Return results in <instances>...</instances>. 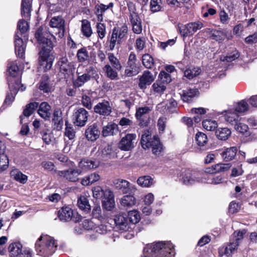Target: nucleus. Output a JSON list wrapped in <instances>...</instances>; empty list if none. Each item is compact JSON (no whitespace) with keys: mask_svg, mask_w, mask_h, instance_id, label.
<instances>
[{"mask_svg":"<svg viewBox=\"0 0 257 257\" xmlns=\"http://www.w3.org/2000/svg\"><path fill=\"white\" fill-rule=\"evenodd\" d=\"M50 36V34L43 32L41 28H39L35 33V37L41 48L39 52V63L45 71L51 68L54 60L53 56L50 55L53 47Z\"/></svg>","mask_w":257,"mask_h":257,"instance_id":"obj_1","label":"nucleus"},{"mask_svg":"<svg viewBox=\"0 0 257 257\" xmlns=\"http://www.w3.org/2000/svg\"><path fill=\"white\" fill-rule=\"evenodd\" d=\"M174 245L170 241H158L147 244L143 257H174Z\"/></svg>","mask_w":257,"mask_h":257,"instance_id":"obj_2","label":"nucleus"},{"mask_svg":"<svg viewBox=\"0 0 257 257\" xmlns=\"http://www.w3.org/2000/svg\"><path fill=\"white\" fill-rule=\"evenodd\" d=\"M57 247V242L54 237L47 234H42L35 243L37 254L44 257L52 255Z\"/></svg>","mask_w":257,"mask_h":257,"instance_id":"obj_3","label":"nucleus"},{"mask_svg":"<svg viewBox=\"0 0 257 257\" xmlns=\"http://www.w3.org/2000/svg\"><path fill=\"white\" fill-rule=\"evenodd\" d=\"M18 28L20 32L15 35V50L16 54L20 58H23L25 54L26 44L21 38L22 34L26 32L29 26L28 22L24 20H21L18 22Z\"/></svg>","mask_w":257,"mask_h":257,"instance_id":"obj_4","label":"nucleus"},{"mask_svg":"<svg viewBox=\"0 0 257 257\" xmlns=\"http://www.w3.org/2000/svg\"><path fill=\"white\" fill-rule=\"evenodd\" d=\"M141 144L144 149L152 148L153 153L156 155H159L163 150L162 145L158 137L154 136L152 139L151 133L148 131H145L142 135Z\"/></svg>","mask_w":257,"mask_h":257,"instance_id":"obj_5","label":"nucleus"},{"mask_svg":"<svg viewBox=\"0 0 257 257\" xmlns=\"http://www.w3.org/2000/svg\"><path fill=\"white\" fill-rule=\"evenodd\" d=\"M17 61L9 62L8 64V74L7 81L9 87L16 85V81L18 80L19 86H21V90L24 91L25 87H23V85L21 84V80L18 77L19 74V68L18 66Z\"/></svg>","mask_w":257,"mask_h":257,"instance_id":"obj_6","label":"nucleus"},{"mask_svg":"<svg viewBox=\"0 0 257 257\" xmlns=\"http://www.w3.org/2000/svg\"><path fill=\"white\" fill-rule=\"evenodd\" d=\"M182 180L186 185H192L196 183H203V174L193 171L187 170L182 174Z\"/></svg>","mask_w":257,"mask_h":257,"instance_id":"obj_7","label":"nucleus"},{"mask_svg":"<svg viewBox=\"0 0 257 257\" xmlns=\"http://www.w3.org/2000/svg\"><path fill=\"white\" fill-rule=\"evenodd\" d=\"M58 216L60 220L64 221L72 220L75 222L81 219V216L76 212L73 211L69 207H62L58 211Z\"/></svg>","mask_w":257,"mask_h":257,"instance_id":"obj_8","label":"nucleus"},{"mask_svg":"<svg viewBox=\"0 0 257 257\" xmlns=\"http://www.w3.org/2000/svg\"><path fill=\"white\" fill-rule=\"evenodd\" d=\"M136 134H127L122 137L119 141L118 147L122 151H129L134 147L135 141L136 140Z\"/></svg>","mask_w":257,"mask_h":257,"instance_id":"obj_9","label":"nucleus"},{"mask_svg":"<svg viewBox=\"0 0 257 257\" xmlns=\"http://www.w3.org/2000/svg\"><path fill=\"white\" fill-rule=\"evenodd\" d=\"M88 112L83 108H80L75 110L73 114L74 123L78 126H83L85 125L88 117Z\"/></svg>","mask_w":257,"mask_h":257,"instance_id":"obj_10","label":"nucleus"},{"mask_svg":"<svg viewBox=\"0 0 257 257\" xmlns=\"http://www.w3.org/2000/svg\"><path fill=\"white\" fill-rule=\"evenodd\" d=\"M57 174L69 181L76 182L79 179L78 176L81 174V171L79 169L69 168L63 171H58Z\"/></svg>","mask_w":257,"mask_h":257,"instance_id":"obj_11","label":"nucleus"},{"mask_svg":"<svg viewBox=\"0 0 257 257\" xmlns=\"http://www.w3.org/2000/svg\"><path fill=\"white\" fill-rule=\"evenodd\" d=\"M116 227L120 230L126 231L130 228V222L127 216L124 213H119L115 216L114 218Z\"/></svg>","mask_w":257,"mask_h":257,"instance_id":"obj_12","label":"nucleus"},{"mask_svg":"<svg viewBox=\"0 0 257 257\" xmlns=\"http://www.w3.org/2000/svg\"><path fill=\"white\" fill-rule=\"evenodd\" d=\"M239 244L230 239L229 243L225 246H222L219 248L218 253L220 257L223 255L226 256H231L237 250Z\"/></svg>","mask_w":257,"mask_h":257,"instance_id":"obj_13","label":"nucleus"},{"mask_svg":"<svg viewBox=\"0 0 257 257\" xmlns=\"http://www.w3.org/2000/svg\"><path fill=\"white\" fill-rule=\"evenodd\" d=\"M94 111L101 115L107 116L110 114L112 108L108 101L103 100L94 106Z\"/></svg>","mask_w":257,"mask_h":257,"instance_id":"obj_14","label":"nucleus"},{"mask_svg":"<svg viewBox=\"0 0 257 257\" xmlns=\"http://www.w3.org/2000/svg\"><path fill=\"white\" fill-rule=\"evenodd\" d=\"M99 166L98 162L88 159H82L78 163L79 170L82 172H87L91 169L96 168Z\"/></svg>","mask_w":257,"mask_h":257,"instance_id":"obj_15","label":"nucleus"},{"mask_svg":"<svg viewBox=\"0 0 257 257\" xmlns=\"http://www.w3.org/2000/svg\"><path fill=\"white\" fill-rule=\"evenodd\" d=\"M151 109L148 106L141 107L137 109L135 116L138 120H140L139 124L141 126H146L148 124L147 115L151 111Z\"/></svg>","mask_w":257,"mask_h":257,"instance_id":"obj_16","label":"nucleus"},{"mask_svg":"<svg viewBox=\"0 0 257 257\" xmlns=\"http://www.w3.org/2000/svg\"><path fill=\"white\" fill-rule=\"evenodd\" d=\"M58 65L59 67L60 72L63 73L65 78L67 75L68 76L72 72V65L68 62L66 57L61 58L58 62Z\"/></svg>","mask_w":257,"mask_h":257,"instance_id":"obj_17","label":"nucleus"},{"mask_svg":"<svg viewBox=\"0 0 257 257\" xmlns=\"http://www.w3.org/2000/svg\"><path fill=\"white\" fill-rule=\"evenodd\" d=\"M154 77L153 74L149 71H145L140 77L139 87L140 89H146L147 86L150 85L154 81Z\"/></svg>","mask_w":257,"mask_h":257,"instance_id":"obj_18","label":"nucleus"},{"mask_svg":"<svg viewBox=\"0 0 257 257\" xmlns=\"http://www.w3.org/2000/svg\"><path fill=\"white\" fill-rule=\"evenodd\" d=\"M85 136L88 141H94L96 140L100 135L97 125L96 123L92 124L88 126L85 131Z\"/></svg>","mask_w":257,"mask_h":257,"instance_id":"obj_19","label":"nucleus"},{"mask_svg":"<svg viewBox=\"0 0 257 257\" xmlns=\"http://www.w3.org/2000/svg\"><path fill=\"white\" fill-rule=\"evenodd\" d=\"M16 85H14L12 87H9L10 92H9L6 96V99L4 101L5 105H10L14 101L15 96L18 93V90L21 88V86H19V81H16Z\"/></svg>","mask_w":257,"mask_h":257,"instance_id":"obj_20","label":"nucleus"},{"mask_svg":"<svg viewBox=\"0 0 257 257\" xmlns=\"http://www.w3.org/2000/svg\"><path fill=\"white\" fill-rule=\"evenodd\" d=\"M114 6L113 3H110L105 5L103 4H97L95 6V14L96 16L97 21L102 22L103 19V13L108 9L112 8Z\"/></svg>","mask_w":257,"mask_h":257,"instance_id":"obj_21","label":"nucleus"},{"mask_svg":"<svg viewBox=\"0 0 257 257\" xmlns=\"http://www.w3.org/2000/svg\"><path fill=\"white\" fill-rule=\"evenodd\" d=\"M50 105L46 102H42L38 110L39 115L45 120L50 119L51 115Z\"/></svg>","mask_w":257,"mask_h":257,"instance_id":"obj_22","label":"nucleus"},{"mask_svg":"<svg viewBox=\"0 0 257 257\" xmlns=\"http://www.w3.org/2000/svg\"><path fill=\"white\" fill-rule=\"evenodd\" d=\"M198 94L199 91L196 88H187L183 90L181 94V98L184 101L189 102L195 97L197 96Z\"/></svg>","mask_w":257,"mask_h":257,"instance_id":"obj_23","label":"nucleus"},{"mask_svg":"<svg viewBox=\"0 0 257 257\" xmlns=\"http://www.w3.org/2000/svg\"><path fill=\"white\" fill-rule=\"evenodd\" d=\"M203 180L205 181H203V183L214 185L219 184L224 182L222 175H208L207 173H203Z\"/></svg>","mask_w":257,"mask_h":257,"instance_id":"obj_24","label":"nucleus"},{"mask_svg":"<svg viewBox=\"0 0 257 257\" xmlns=\"http://www.w3.org/2000/svg\"><path fill=\"white\" fill-rule=\"evenodd\" d=\"M129 19L133 32L136 34H140L142 32V24L139 15L132 16L129 17Z\"/></svg>","mask_w":257,"mask_h":257,"instance_id":"obj_25","label":"nucleus"},{"mask_svg":"<svg viewBox=\"0 0 257 257\" xmlns=\"http://www.w3.org/2000/svg\"><path fill=\"white\" fill-rule=\"evenodd\" d=\"M195 142L200 150H205L207 148L208 138L204 133L198 132L195 135Z\"/></svg>","mask_w":257,"mask_h":257,"instance_id":"obj_26","label":"nucleus"},{"mask_svg":"<svg viewBox=\"0 0 257 257\" xmlns=\"http://www.w3.org/2000/svg\"><path fill=\"white\" fill-rule=\"evenodd\" d=\"M113 185L116 189L120 190L123 194H126L131 190L130 183L125 180L115 179L113 181Z\"/></svg>","mask_w":257,"mask_h":257,"instance_id":"obj_27","label":"nucleus"},{"mask_svg":"<svg viewBox=\"0 0 257 257\" xmlns=\"http://www.w3.org/2000/svg\"><path fill=\"white\" fill-rule=\"evenodd\" d=\"M225 112V119L231 124L234 125L240 120V117L234 109L230 108Z\"/></svg>","mask_w":257,"mask_h":257,"instance_id":"obj_28","label":"nucleus"},{"mask_svg":"<svg viewBox=\"0 0 257 257\" xmlns=\"http://www.w3.org/2000/svg\"><path fill=\"white\" fill-rule=\"evenodd\" d=\"M104 75L111 80H116L118 79V75L116 70L112 67L109 64H106L102 68Z\"/></svg>","mask_w":257,"mask_h":257,"instance_id":"obj_29","label":"nucleus"},{"mask_svg":"<svg viewBox=\"0 0 257 257\" xmlns=\"http://www.w3.org/2000/svg\"><path fill=\"white\" fill-rule=\"evenodd\" d=\"M237 149L236 147L226 148L221 154V157L224 161L228 162L232 160L236 156Z\"/></svg>","mask_w":257,"mask_h":257,"instance_id":"obj_30","label":"nucleus"},{"mask_svg":"<svg viewBox=\"0 0 257 257\" xmlns=\"http://www.w3.org/2000/svg\"><path fill=\"white\" fill-rule=\"evenodd\" d=\"M100 178V177L98 173H92L83 177L81 179V183L83 186H88L98 181Z\"/></svg>","mask_w":257,"mask_h":257,"instance_id":"obj_31","label":"nucleus"},{"mask_svg":"<svg viewBox=\"0 0 257 257\" xmlns=\"http://www.w3.org/2000/svg\"><path fill=\"white\" fill-rule=\"evenodd\" d=\"M50 26L52 28L58 29L64 31L65 28V20L61 16L53 17L50 22Z\"/></svg>","mask_w":257,"mask_h":257,"instance_id":"obj_32","label":"nucleus"},{"mask_svg":"<svg viewBox=\"0 0 257 257\" xmlns=\"http://www.w3.org/2000/svg\"><path fill=\"white\" fill-rule=\"evenodd\" d=\"M118 132V126L115 123L110 122L103 127L102 134L104 137L113 136Z\"/></svg>","mask_w":257,"mask_h":257,"instance_id":"obj_33","label":"nucleus"},{"mask_svg":"<svg viewBox=\"0 0 257 257\" xmlns=\"http://www.w3.org/2000/svg\"><path fill=\"white\" fill-rule=\"evenodd\" d=\"M136 198L133 195H126L123 196L120 200L121 206L125 208L133 207L136 204Z\"/></svg>","mask_w":257,"mask_h":257,"instance_id":"obj_34","label":"nucleus"},{"mask_svg":"<svg viewBox=\"0 0 257 257\" xmlns=\"http://www.w3.org/2000/svg\"><path fill=\"white\" fill-rule=\"evenodd\" d=\"M23 249L22 244L19 242H14L10 244L9 250L11 257H18Z\"/></svg>","mask_w":257,"mask_h":257,"instance_id":"obj_35","label":"nucleus"},{"mask_svg":"<svg viewBox=\"0 0 257 257\" xmlns=\"http://www.w3.org/2000/svg\"><path fill=\"white\" fill-rule=\"evenodd\" d=\"M112 32L115 33V35L118 37L117 44H120L121 40L127 34L128 28L125 24H123L120 27H114L112 30Z\"/></svg>","mask_w":257,"mask_h":257,"instance_id":"obj_36","label":"nucleus"},{"mask_svg":"<svg viewBox=\"0 0 257 257\" xmlns=\"http://www.w3.org/2000/svg\"><path fill=\"white\" fill-rule=\"evenodd\" d=\"M10 175L14 180L22 184H25L28 180V177L19 170L15 169L11 171Z\"/></svg>","mask_w":257,"mask_h":257,"instance_id":"obj_37","label":"nucleus"},{"mask_svg":"<svg viewBox=\"0 0 257 257\" xmlns=\"http://www.w3.org/2000/svg\"><path fill=\"white\" fill-rule=\"evenodd\" d=\"M231 165L230 164H217L212 166L211 169H206L205 173L213 174L221 171H224L229 169Z\"/></svg>","mask_w":257,"mask_h":257,"instance_id":"obj_38","label":"nucleus"},{"mask_svg":"<svg viewBox=\"0 0 257 257\" xmlns=\"http://www.w3.org/2000/svg\"><path fill=\"white\" fill-rule=\"evenodd\" d=\"M98 153L104 159L109 158L112 153L111 146L107 144L101 145L99 148Z\"/></svg>","mask_w":257,"mask_h":257,"instance_id":"obj_39","label":"nucleus"},{"mask_svg":"<svg viewBox=\"0 0 257 257\" xmlns=\"http://www.w3.org/2000/svg\"><path fill=\"white\" fill-rule=\"evenodd\" d=\"M31 0H22L21 4V13L23 17L29 18L31 11Z\"/></svg>","mask_w":257,"mask_h":257,"instance_id":"obj_40","label":"nucleus"},{"mask_svg":"<svg viewBox=\"0 0 257 257\" xmlns=\"http://www.w3.org/2000/svg\"><path fill=\"white\" fill-rule=\"evenodd\" d=\"M81 31L83 35L86 38H89L91 36L92 30L89 21L85 19L81 21Z\"/></svg>","mask_w":257,"mask_h":257,"instance_id":"obj_41","label":"nucleus"},{"mask_svg":"<svg viewBox=\"0 0 257 257\" xmlns=\"http://www.w3.org/2000/svg\"><path fill=\"white\" fill-rule=\"evenodd\" d=\"M231 131L227 127H219L216 131V137L220 140L225 141L231 135Z\"/></svg>","mask_w":257,"mask_h":257,"instance_id":"obj_42","label":"nucleus"},{"mask_svg":"<svg viewBox=\"0 0 257 257\" xmlns=\"http://www.w3.org/2000/svg\"><path fill=\"white\" fill-rule=\"evenodd\" d=\"M137 183L143 187H150L155 183V181L151 176H144L138 179Z\"/></svg>","mask_w":257,"mask_h":257,"instance_id":"obj_43","label":"nucleus"},{"mask_svg":"<svg viewBox=\"0 0 257 257\" xmlns=\"http://www.w3.org/2000/svg\"><path fill=\"white\" fill-rule=\"evenodd\" d=\"M77 204L79 208L85 212H89L90 210V205L89 204L88 199L85 196L81 195L80 196L77 201Z\"/></svg>","mask_w":257,"mask_h":257,"instance_id":"obj_44","label":"nucleus"},{"mask_svg":"<svg viewBox=\"0 0 257 257\" xmlns=\"http://www.w3.org/2000/svg\"><path fill=\"white\" fill-rule=\"evenodd\" d=\"M108 59L110 62L109 65L112 67L118 70V71H120L121 70L122 66L119 60L113 53H109L108 54Z\"/></svg>","mask_w":257,"mask_h":257,"instance_id":"obj_45","label":"nucleus"},{"mask_svg":"<svg viewBox=\"0 0 257 257\" xmlns=\"http://www.w3.org/2000/svg\"><path fill=\"white\" fill-rule=\"evenodd\" d=\"M39 106V103L36 102H31L26 106L23 111L24 116L29 117Z\"/></svg>","mask_w":257,"mask_h":257,"instance_id":"obj_46","label":"nucleus"},{"mask_svg":"<svg viewBox=\"0 0 257 257\" xmlns=\"http://www.w3.org/2000/svg\"><path fill=\"white\" fill-rule=\"evenodd\" d=\"M128 66L125 70L124 73L127 76H132L139 73V67L136 63H127Z\"/></svg>","mask_w":257,"mask_h":257,"instance_id":"obj_47","label":"nucleus"},{"mask_svg":"<svg viewBox=\"0 0 257 257\" xmlns=\"http://www.w3.org/2000/svg\"><path fill=\"white\" fill-rule=\"evenodd\" d=\"M130 224L131 223L136 224L139 222L141 217L139 211L137 210H133L128 212L127 216Z\"/></svg>","mask_w":257,"mask_h":257,"instance_id":"obj_48","label":"nucleus"},{"mask_svg":"<svg viewBox=\"0 0 257 257\" xmlns=\"http://www.w3.org/2000/svg\"><path fill=\"white\" fill-rule=\"evenodd\" d=\"M232 108L238 114L247 111L248 108V105L245 100H242L237 103Z\"/></svg>","mask_w":257,"mask_h":257,"instance_id":"obj_49","label":"nucleus"},{"mask_svg":"<svg viewBox=\"0 0 257 257\" xmlns=\"http://www.w3.org/2000/svg\"><path fill=\"white\" fill-rule=\"evenodd\" d=\"M240 54L238 51L234 50L231 53H228L226 56H221L220 59L222 61L230 62L238 58Z\"/></svg>","mask_w":257,"mask_h":257,"instance_id":"obj_50","label":"nucleus"},{"mask_svg":"<svg viewBox=\"0 0 257 257\" xmlns=\"http://www.w3.org/2000/svg\"><path fill=\"white\" fill-rule=\"evenodd\" d=\"M201 72V69L198 67H194L192 69H187L184 71V76L189 79H192L198 76Z\"/></svg>","mask_w":257,"mask_h":257,"instance_id":"obj_51","label":"nucleus"},{"mask_svg":"<svg viewBox=\"0 0 257 257\" xmlns=\"http://www.w3.org/2000/svg\"><path fill=\"white\" fill-rule=\"evenodd\" d=\"M65 136L67 137L69 140H73L75 137V131L72 125L69 123L68 121H65Z\"/></svg>","mask_w":257,"mask_h":257,"instance_id":"obj_52","label":"nucleus"},{"mask_svg":"<svg viewBox=\"0 0 257 257\" xmlns=\"http://www.w3.org/2000/svg\"><path fill=\"white\" fill-rule=\"evenodd\" d=\"M142 62L144 66L148 69L152 68L154 64L153 57L149 54H145L143 55Z\"/></svg>","mask_w":257,"mask_h":257,"instance_id":"obj_53","label":"nucleus"},{"mask_svg":"<svg viewBox=\"0 0 257 257\" xmlns=\"http://www.w3.org/2000/svg\"><path fill=\"white\" fill-rule=\"evenodd\" d=\"M152 88L155 93L162 94L166 89V86L162 81H156L153 85Z\"/></svg>","mask_w":257,"mask_h":257,"instance_id":"obj_54","label":"nucleus"},{"mask_svg":"<svg viewBox=\"0 0 257 257\" xmlns=\"http://www.w3.org/2000/svg\"><path fill=\"white\" fill-rule=\"evenodd\" d=\"M90 80L86 74L83 73L80 75H78V77L74 81L73 85L75 87H80Z\"/></svg>","mask_w":257,"mask_h":257,"instance_id":"obj_55","label":"nucleus"},{"mask_svg":"<svg viewBox=\"0 0 257 257\" xmlns=\"http://www.w3.org/2000/svg\"><path fill=\"white\" fill-rule=\"evenodd\" d=\"M202 126L207 131H212L217 127V123L215 120L206 119L203 121Z\"/></svg>","mask_w":257,"mask_h":257,"instance_id":"obj_56","label":"nucleus"},{"mask_svg":"<svg viewBox=\"0 0 257 257\" xmlns=\"http://www.w3.org/2000/svg\"><path fill=\"white\" fill-rule=\"evenodd\" d=\"M246 231L244 229L241 230H237L233 233L231 240L234 241L238 244L240 243L243 238V235L245 234Z\"/></svg>","mask_w":257,"mask_h":257,"instance_id":"obj_57","label":"nucleus"},{"mask_svg":"<svg viewBox=\"0 0 257 257\" xmlns=\"http://www.w3.org/2000/svg\"><path fill=\"white\" fill-rule=\"evenodd\" d=\"M77 57L78 61L80 62L86 61L89 58V55L86 48H82L79 49L77 53Z\"/></svg>","mask_w":257,"mask_h":257,"instance_id":"obj_58","label":"nucleus"},{"mask_svg":"<svg viewBox=\"0 0 257 257\" xmlns=\"http://www.w3.org/2000/svg\"><path fill=\"white\" fill-rule=\"evenodd\" d=\"M161 0H151L150 10L153 13H156L161 11Z\"/></svg>","mask_w":257,"mask_h":257,"instance_id":"obj_59","label":"nucleus"},{"mask_svg":"<svg viewBox=\"0 0 257 257\" xmlns=\"http://www.w3.org/2000/svg\"><path fill=\"white\" fill-rule=\"evenodd\" d=\"M189 28L191 35H192L198 30L201 29L203 27V24L202 22L197 21L193 23H190L187 24Z\"/></svg>","mask_w":257,"mask_h":257,"instance_id":"obj_60","label":"nucleus"},{"mask_svg":"<svg viewBox=\"0 0 257 257\" xmlns=\"http://www.w3.org/2000/svg\"><path fill=\"white\" fill-rule=\"evenodd\" d=\"M117 40L118 37L115 35V33L112 32L111 36L110 39H108L106 43L109 50L112 51L114 50L116 43H117Z\"/></svg>","mask_w":257,"mask_h":257,"instance_id":"obj_61","label":"nucleus"},{"mask_svg":"<svg viewBox=\"0 0 257 257\" xmlns=\"http://www.w3.org/2000/svg\"><path fill=\"white\" fill-rule=\"evenodd\" d=\"M225 37V34L222 31H214L211 35L212 39L219 42L223 41Z\"/></svg>","mask_w":257,"mask_h":257,"instance_id":"obj_62","label":"nucleus"},{"mask_svg":"<svg viewBox=\"0 0 257 257\" xmlns=\"http://www.w3.org/2000/svg\"><path fill=\"white\" fill-rule=\"evenodd\" d=\"M104 189L100 186H97L92 189L93 196L96 199H101L104 196Z\"/></svg>","mask_w":257,"mask_h":257,"instance_id":"obj_63","label":"nucleus"},{"mask_svg":"<svg viewBox=\"0 0 257 257\" xmlns=\"http://www.w3.org/2000/svg\"><path fill=\"white\" fill-rule=\"evenodd\" d=\"M234 125L235 130L241 134H244L246 133L248 130L247 125L244 123L240 122L239 121L236 123L234 124Z\"/></svg>","mask_w":257,"mask_h":257,"instance_id":"obj_64","label":"nucleus"}]
</instances>
